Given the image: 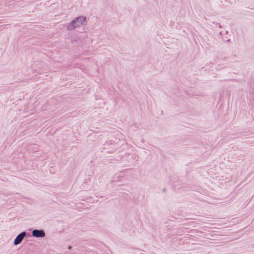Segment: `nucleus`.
I'll return each mask as SVG.
<instances>
[{
  "label": "nucleus",
  "instance_id": "1",
  "mask_svg": "<svg viewBox=\"0 0 254 254\" xmlns=\"http://www.w3.org/2000/svg\"><path fill=\"white\" fill-rule=\"evenodd\" d=\"M85 21V18L83 17H80L76 18L74 20L69 26L68 28L69 29H72L76 27L79 26Z\"/></svg>",
  "mask_w": 254,
  "mask_h": 254
},
{
  "label": "nucleus",
  "instance_id": "2",
  "mask_svg": "<svg viewBox=\"0 0 254 254\" xmlns=\"http://www.w3.org/2000/svg\"><path fill=\"white\" fill-rule=\"evenodd\" d=\"M26 235V233L25 232H22L19 234L16 238H15L14 244L15 245H17L21 243L23 238Z\"/></svg>",
  "mask_w": 254,
  "mask_h": 254
},
{
  "label": "nucleus",
  "instance_id": "3",
  "mask_svg": "<svg viewBox=\"0 0 254 254\" xmlns=\"http://www.w3.org/2000/svg\"><path fill=\"white\" fill-rule=\"evenodd\" d=\"M32 235L35 237H43L45 236V233L42 230H35L33 231Z\"/></svg>",
  "mask_w": 254,
  "mask_h": 254
},
{
  "label": "nucleus",
  "instance_id": "4",
  "mask_svg": "<svg viewBox=\"0 0 254 254\" xmlns=\"http://www.w3.org/2000/svg\"><path fill=\"white\" fill-rule=\"evenodd\" d=\"M68 249H71V247H70V246H69V247H68Z\"/></svg>",
  "mask_w": 254,
  "mask_h": 254
}]
</instances>
